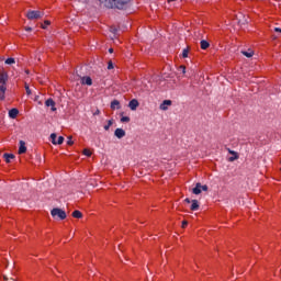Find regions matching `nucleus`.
<instances>
[{
	"label": "nucleus",
	"instance_id": "obj_1",
	"mask_svg": "<svg viewBox=\"0 0 281 281\" xmlns=\"http://www.w3.org/2000/svg\"><path fill=\"white\" fill-rule=\"evenodd\" d=\"M100 3H104L105 8H109L110 10L116 9V10H124L126 5H128V1L131 0H99Z\"/></svg>",
	"mask_w": 281,
	"mask_h": 281
},
{
	"label": "nucleus",
	"instance_id": "obj_2",
	"mask_svg": "<svg viewBox=\"0 0 281 281\" xmlns=\"http://www.w3.org/2000/svg\"><path fill=\"white\" fill-rule=\"evenodd\" d=\"M8 82V74H0V100H5V91L8 88L5 83Z\"/></svg>",
	"mask_w": 281,
	"mask_h": 281
},
{
	"label": "nucleus",
	"instance_id": "obj_3",
	"mask_svg": "<svg viewBox=\"0 0 281 281\" xmlns=\"http://www.w3.org/2000/svg\"><path fill=\"white\" fill-rule=\"evenodd\" d=\"M53 218H59V221H65L67 218V213L63 209L55 207L50 211Z\"/></svg>",
	"mask_w": 281,
	"mask_h": 281
},
{
	"label": "nucleus",
	"instance_id": "obj_4",
	"mask_svg": "<svg viewBox=\"0 0 281 281\" xmlns=\"http://www.w3.org/2000/svg\"><path fill=\"white\" fill-rule=\"evenodd\" d=\"M44 15H45V13L43 11H27V13H26V18L30 21L43 19Z\"/></svg>",
	"mask_w": 281,
	"mask_h": 281
},
{
	"label": "nucleus",
	"instance_id": "obj_5",
	"mask_svg": "<svg viewBox=\"0 0 281 281\" xmlns=\"http://www.w3.org/2000/svg\"><path fill=\"white\" fill-rule=\"evenodd\" d=\"M114 135L117 137V139H122V138L126 137V131L119 127L114 131Z\"/></svg>",
	"mask_w": 281,
	"mask_h": 281
},
{
	"label": "nucleus",
	"instance_id": "obj_6",
	"mask_svg": "<svg viewBox=\"0 0 281 281\" xmlns=\"http://www.w3.org/2000/svg\"><path fill=\"white\" fill-rule=\"evenodd\" d=\"M137 106H139V101H137V99H133L130 101L128 108L131 109V111H137Z\"/></svg>",
	"mask_w": 281,
	"mask_h": 281
},
{
	"label": "nucleus",
	"instance_id": "obj_7",
	"mask_svg": "<svg viewBox=\"0 0 281 281\" xmlns=\"http://www.w3.org/2000/svg\"><path fill=\"white\" fill-rule=\"evenodd\" d=\"M45 106H50V111H56V102L52 98L45 101Z\"/></svg>",
	"mask_w": 281,
	"mask_h": 281
},
{
	"label": "nucleus",
	"instance_id": "obj_8",
	"mask_svg": "<svg viewBox=\"0 0 281 281\" xmlns=\"http://www.w3.org/2000/svg\"><path fill=\"white\" fill-rule=\"evenodd\" d=\"M172 105V101L171 100H165L161 104H160V111H168V106Z\"/></svg>",
	"mask_w": 281,
	"mask_h": 281
},
{
	"label": "nucleus",
	"instance_id": "obj_9",
	"mask_svg": "<svg viewBox=\"0 0 281 281\" xmlns=\"http://www.w3.org/2000/svg\"><path fill=\"white\" fill-rule=\"evenodd\" d=\"M81 85H87L88 87H91V85H93V79H91V77H82Z\"/></svg>",
	"mask_w": 281,
	"mask_h": 281
},
{
	"label": "nucleus",
	"instance_id": "obj_10",
	"mask_svg": "<svg viewBox=\"0 0 281 281\" xmlns=\"http://www.w3.org/2000/svg\"><path fill=\"white\" fill-rule=\"evenodd\" d=\"M27 153V147H25V142L20 140L19 155H23Z\"/></svg>",
	"mask_w": 281,
	"mask_h": 281
},
{
	"label": "nucleus",
	"instance_id": "obj_11",
	"mask_svg": "<svg viewBox=\"0 0 281 281\" xmlns=\"http://www.w3.org/2000/svg\"><path fill=\"white\" fill-rule=\"evenodd\" d=\"M16 115H19V109L13 108L9 111V117H11V120H16Z\"/></svg>",
	"mask_w": 281,
	"mask_h": 281
},
{
	"label": "nucleus",
	"instance_id": "obj_12",
	"mask_svg": "<svg viewBox=\"0 0 281 281\" xmlns=\"http://www.w3.org/2000/svg\"><path fill=\"white\" fill-rule=\"evenodd\" d=\"M191 207H190V210L192 211V212H196V210H199V200H192L191 201Z\"/></svg>",
	"mask_w": 281,
	"mask_h": 281
},
{
	"label": "nucleus",
	"instance_id": "obj_13",
	"mask_svg": "<svg viewBox=\"0 0 281 281\" xmlns=\"http://www.w3.org/2000/svg\"><path fill=\"white\" fill-rule=\"evenodd\" d=\"M201 192H202L201 182H198V183L195 184V188L192 189V193H193V194H201Z\"/></svg>",
	"mask_w": 281,
	"mask_h": 281
},
{
	"label": "nucleus",
	"instance_id": "obj_14",
	"mask_svg": "<svg viewBox=\"0 0 281 281\" xmlns=\"http://www.w3.org/2000/svg\"><path fill=\"white\" fill-rule=\"evenodd\" d=\"M111 109H112L113 111H115V109H116V110H120V109H121L120 102H119L117 100H113V101L111 102Z\"/></svg>",
	"mask_w": 281,
	"mask_h": 281
},
{
	"label": "nucleus",
	"instance_id": "obj_15",
	"mask_svg": "<svg viewBox=\"0 0 281 281\" xmlns=\"http://www.w3.org/2000/svg\"><path fill=\"white\" fill-rule=\"evenodd\" d=\"M3 158L7 164H10V161H12V159H14V154H3Z\"/></svg>",
	"mask_w": 281,
	"mask_h": 281
},
{
	"label": "nucleus",
	"instance_id": "obj_16",
	"mask_svg": "<svg viewBox=\"0 0 281 281\" xmlns=\"http://www.w3.org/2000/svg\"><path fill=\"white\" fill-rule=\"evenodd\" d=\"M243 56H246V58H251L254 56V50H241Z\"/></svg>",
	"mask_w": 281,
	"mask_h": 281
},
{
	"label": "nucleus",
	"instance_id": "obj_17",
	"mask_svg": "<svg viewBox=\"0 0 281 281\" xmlns=\"http://www.w3.org/2000/svg\"><path fill=\"white\" fill-rule=\"evenodd\" d=\"M200 45H201V49H207V47H210V42L205 41V40H202L200 42Z\"/></svg>",
	"mask_w": 281,
	"mask_h": 281
},
{
	"label": "nucleus",
	"instance_id": "obj_18",
	"mask_svg": "<svg viewBox=\"0 0 281 281\" xmlns=\"http://www.w3.org/2000/svg\"><path fill=\"white\" fill-rule=\"evenodd\" d=\"M56 137H57L56 133L50 134V142L52 144H54V146H57L58 140H56Z\"/></svg>",
	"mask_w": 281,
	"mask_h": 281
},
{
	"label": "nucleus",
	"instance_id": "obj_19",
	"mask_svg": "<svg viewBox=\"0 0 281 281\" xmlns=\"http://www.w3.org/2000/svg\"><path fill=\"white\" fill-rule=\"evenodd\" d=\"M74 218H82V212L80 211H74L72 212Z\"/></svg>",
	"mask_w": 281,
	"mask_h": 281
},
{
	"label": "nucleus",
	"instance_id": "obj_20",
	"mask_svg": "<svg viewBox=\"0 0 281 281\" xmlns=\"http://www.w3.org/2000/svg\"><path fill=\"white\" fill-rule=\"evenodd\" d=\"M188 54H190V47L183 48L182 58H188Z\"/></svg>",
	"mask_w": 281,
	"mask_h": 281
},
{
	"label": "nucleus",
	"instance_id": "obj_21",
	"mask_svg": "<svg viewBox=\"0 0 281 281\" xmlns=\"http://www.w3.org/2000/svg\"><path fill=\"white\" fill-rule=\"evenodd\" d=\"M4 63H5V65H14V63H16V60L12 57H9V58L5 59Z\"/></svg>",
	"mask_w": 281,
	"mask_h": 281
},
{
	"label": "nucleus",
	"instance_id": "obj_22",
	"mask_svg": "<svg viewBox=\"0 0 281 281\" xmlns=\"http://www.w3.org/2000/svg\"><path fill=\"white\" fill-rule=\"evenodd\" d=\"M111 126H113V119L108 121V124L104 125V131H109V128H111Z\"/></svg>",
	"mask_w": 281,
	"mask_h": 281
},
{
	"label": "nucleus",
	"instance_id": "obj_23",
	"mask_svg": "<svg viewBox=\"0 0 281 281\" xmlns=\"http://www.w3.org/2000/svg\"><path fill=\"white\" fill-rule=\"evenodd\" d=\"M48 25H52V22L49 20H45L44 24H42V30H47Z\"/></svg>",
	"mask_w": 281,
	"mask_h": 281
},
{
	"label": "nucleus",
	"instance_id": "obj_24",
	"mask_svg": "<svg viewBox=\"0 0 281 281\" xmlns=\"http://www.w3.org/2000/svg\"><path fill=\"white\" fill-rule=\"evenodd\" d=\"M67 144H68V146H74V139H72V137L71 136H68L67 137Z\"/></svg>",
	"mask_w": 281,
	"mask_h": 281
},
{
	"label": "nucleus",
	"instance_id": "obj_25",
	"mask_svg": "<svg viewBox=\"0 0 281 281\" xmlns=\"http://www.w3.org/2000/svg\"><path fill=\"white\" fill-rule=\"evenodd\" d=\"M25 91L27 95H32V90L30 89L29 85H25Z\"/></svg>",
	"mask_w": 281,
	"mask_h": 281
},
{
	"label": "nucleus",
	"instance_id": "obj_26",
	"mask_svg": "<svg viewBox=\"0 0 281 281\" xmlns=\"http://www.w3.org/2000/svg\"><path fill=\"white\" fill-rule=\"evenodd\" d=\"M65 142V137L59 136L57 139V145L60 146V144H63Z\"/></svg>",
	"mask_w": 281,
	"mask_h": 281
},
{
	"label": "nucleus",
	"instance_id": "obj_27",
	"mask_svg": "<svg viewBox=\"0 0 281 281\" xmlns=\"http://www.w3.org/2000/svg\"><path fill=\"white\" fill-rule=\"evenodd\" d=\"M238 159V154L233 155V157L228 158V161H236Z\"/></svg>",
	"mask_w": 281,
	"mask_h": 281
},
{
	"label": "nucleus",
	"instance_id": "obj_28",
	"mask_svg": "<svg viewBox=\"0 0 281 281\" xmlns=\"http://www.w3.org/2000/svg\"><path fill=\"white\" fill-rule=\"evenodd\" d=\"M121 122H131V117H128V116H122L121 117Z\"/></svg>",
	"mask_w": 281,
	"mask_h": 281
},
{
	"label": "nucleus",
	"instance_id": "obj_29",
	"mask_svg": "<svg viewBox=\"0 0 281 281\" xmlns=\"http://www.w3.org/2000/svg\"><path fill=\"white\" fill-rule=\"evenodd\" d=\"M83 155H86V157H91V150L83 149Z\"/></svg>",
	"mask_w": 281,
	"mask_h": 281
},
{
	"label": "nucleus",
	"instance_id": "obj_30",
	"mask_svg": "<svg viewBox=\"0 0 281 281\" xmlns=\"http://www.w3.org/2000/svg\"><path fill=\"white\" fill-rule=\"evenodd\" d=\"M91 1L93 0H79V3H85L87 5L88 3H91Z\"/></svg>",
	"mask_w": 281,
	"mask_h": 281
},
{
	"label": "nucleus",
	"instance_id": "obj_31",
	"mask_svg": "<svg viewBox=\"0 0 281 281\" xmlns=\"http://www.w3.org/2000/svg\"><path fill=\"white\" fill-rule=\"evenodd\" d=\"M202 192H207L209 188L207 184L202 186L201 184Z\"/></svg>",
	"mask_w": 281,
	"mask_h": 281
},
{
	"label": "nucleus",
	"instance_id": "obj_32",
	"mask_svg": "<svg viewBox=\"0 0 281 281\" xmlns=\"http://www.w3.org/2000/svg\"><path fill=\"white\" fill-rule=\"evenodd\" d=\"M108 69H113V61L108 63Z\"/></svg>",
	"mask_w": 281,
	"mask_h": 281
},
{
	"label": "nucleus",
	"instance_id": "obj_33",
	"mask_svg": "<svg viewBox=\"0 0 281 281\" xmlns=\"http://www.w3.org/2000/svg\"><path fill=\"white\" fill-rule=\"evenodd\" d=\"M182 227H183V228L188 227V221H183V222H182Z\"/></svg>",
	"mask_w": 281,
	"mask_h": 281
},
{
	"label": "nucleus",
	"instance_id": "obj_34",
	"mask_svg": "<svg viewBox=\"0 0 281 281\" xmlns=\"http://www.w3.org/2000/svg\"><path fill=\"white\" fill-rule=\"evenodd\" d=\"M180 70L182 71V74H186V66H180Z\"/></svg>",
	"mask_w": 281,
	"mask_h": 281
},
{
	"label": "nucleus",
	"instance_id": "obj_35",
	"mask_svg": "<svg viewBox=\"0 0 281 281\" xmlns=\"http://www.w3.org/2000/svg\"><path fill=\"white\" fill-rule=\"evenodd\" d=\"M24 30H25V32H32V27H30V26H26Z\"/></svg>",
	"mask_w": 281,
	"mask_h": 281
},
{
	"label": "nucleus",
	"instance_id": "obj_36",
	"mask_svg": "<svg viewBox=\"0 0 281 281\" xmlns=\"http://www.w3.org/2000/svg\"><path fill=\"white\" fill-rule=\"evenodd\" d=\"M274 32L281 33V29L280 27H274Z\"/></svg>",
	"mask_w": 281,
	"mask_h": 281
},
{
	"label": "nucleus",
	"instance_id": "obj_37",
	"mask_svg": "<svg viewBox=\"0 0 281 281\" xmlns=\"http://www.w3.org/2000/svg\"><path fill=\"white\" fill-rule=\"evenodd\" d=\"M231 155H238L236 151L234 150H229Z\"/></svg>",
	"mask_w": 281,
	"mask_h": 281
},
{
	"label": "nucleus",
	"instance_id": "obj_38",
	"mask_svg": "<svg viewBox=\"0 0 281 281\" xmlns=\"http://www.w3.org/2000/svg\"><path fill=\"white\" fill-rule=\"evenodd\" d=\"M184 201H186V203H192V201H190L189 198H187Z\"/></svg>",
	"mask_w": 281,
	"mask_h": 281
},
{
	"label": "nucleus",
	"instance_id": "obj_39",
	"mask_svg": "<svg viewBox=\"0 0 281 281\" xmlns=\"http://www.w3.org/2000/svg\"><path fill=\"white\" fill-rule=\"evenodd\" d=\"M100 113V110H97L93 115H98Z\"/></svg>",
	"mask_w": 281,
	"mask_h": 281
},
{
	"label": "nucleus",
	"instance_id": "obj_40",
	"mask_svg": "<svg viewBox=\"0 0 281 281\" xmlns=\"http://www.w3.org/2000/svg\"><path fill=\"white\" fill-rule=\"evenodd\" d=\"M109 54H113V48H109Z\"/></svg>",
	"mask_w": 281,
	"mask_h": 281
},
{
	"label": "nucleus",
	"instance_id": "obj_41",
	"mask_svg": "<svg viewBox=\"0 0 281 281\" xmlns=\"http://www.w3.org/2000/svg\"><path fill=\"white\" fill-rule=\"evenodd\" d=\"M3 280L8 281V276H3Z\"/></svg>",
	"mask_w": 281,
	"mask_h": 281
},
{
	"label": "nucleus",
	"instance_id": "obj_42",
	"mask_svg": "<svg viewBox=\"0 0 281 281\" xmlns=\"http://www.w3.org/2000/svg\"><path fill=\"white\" fill-rule=\"evenodd\" d=\"M112 32L115 34V32H117V30H116V29H113Z\"/></svg>",
	"mask_w": 281,
	"mask_h": 281
},
{
	"label": "nucleus",
	"instance_id": "obj_43",
	"mask_svg": "<svg viewBox=\"0 0 281 281\" xmlns=\"http://www.w3.org/2000/svg\"><path fill=\"white\" fill-rule=\"evenodd\" d=\"M172 1H177V0H168L169 3L172 2Z\"/></svg>",
	"mask_w": 281,
	"mask_h": 281
},
{
	"label": "nucleus",
	"instance_id": "obj_44",
	"mask_svg": "<svg viewBox=\"0 0 281 281\" xmlns=\"http://www.w3.org/2000/svg\"><path fill=\"white\" fill-rule=\"evenodd\" d=\"M12 281H14V279H11Z\"/></svg>",
	"mask_w": 281,
	"mask_h": 281
}]
</instances>
